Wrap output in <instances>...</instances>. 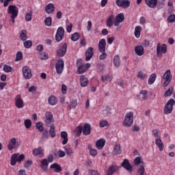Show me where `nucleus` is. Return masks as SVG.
<instances>
[{
	"instance_id": "1",
	"label": "nucleus",
	"mask_w": 175,
	"mask_h": 175,
	"mask_svg": "<svg viewBox=\"0 0 175 175\" xmlns=\"http://www.w3.org/2000/svg\"><path fill=\"white\" fill-rule=\"evenodd\" d=\"M133 124V112L127 113L125 116L124 120L123 121V126L129 128Z\"/></svg>"
},
{
	"instance_id": "2",
	"label": "nucleus",
	"mask_w": 175,
	"mask_h": 175,
	"mask_svg": "<svg viewBox=\"0 0 175 175\" xmlns=\"http://www.w3.org/2000/svg\"><path fill=\"white\" fill-rule=\"evenodd\" d=\"M175 105V100L173 98L170 99L164 107V114H170L173 111V106Z\"/></svg>"
},
{
	"instance_id": "3",
	"label": "nucleus",
	"mask_w": 175,
	"mask_h": 175,
	"mask_svg": "<svg viewBox=\"0 0 175 175\" xmlns=\"http://www.w3.org/2000/svg\"><path fill=\"white\" fill-rule=\"evenodd\" d=\"M163 79L165 81L163 83V87L165 88L170 84V81H172V72L170 70H167L164 75H163Z\"/></svg>"
},
{
	"instance_id": "4",
	"label": "nucleus",
	"mask_w": 175,
	"mask_h": 175,
	"mask_svg": "<svg viewBox=\"0 0 175 175\" xmlns=\"http://www.w3.org/2000/svg\"><path fill=\"white\" fill-rule=\"evenodd\" d=\"M64 36H65V29H64V27H58L55 34L56 42H61V40L64 39Z\"/></svg>"
},
{
	"instance_id": "5",
	"label": "nucleus",
	"mask_w": 175,
	"mask_h": 175,
	"mask_svg": "<svg viewBox=\"0 0 175 175\" xmlns=\"http://www.w3.org/2000/svg\"><path fill=\"white\" fill-rule=\"evenodd\" d=\"M116 3L119 8L123 9H128L131 6V1L129 0H116Z\"/></svg>"
},
{
	"instance_id": "6",
	"label": "nucleus",
	"mask_w": 175,
	"mask_h": 175,
	"mask_svg": "<svg viewBox=\"0 0 175 175\" xmlns=\"http://www.w3.org/2000/svg\"><path fill=\"white\" fill-rule=\"evenodd\" d=\"M22 72L23 77L27 80H29V79L32 77V72L31 71V68H29L27 66H25L23 67Z\"/></svg>"
},
{
	"instance_id": "7",
	"label": "nucleus",
	"mask_w": 175,
	"mask_h": 175,
	"mask_svg": "<svg viewBox=\"0 0 175 175\" xmlns=\"http://www.w3.org/2000/svg\"><path fill=\"white\" fill-rule=\"evenodd\" d=\"M64 60L62 59H59L55 64V69L58 75H61V73L64 72Z\"/></svg>"
},
{
	"instance_id": "8",
	"label": "nucleus",
	"mask_w": 175,
	"mask_h": 175,
	"mask_svg": "<svg viewBox=\"0 0 175 175\" xmlns=\"http://www.w3.org/2000/svg\"><path fill=\"white\" fill-rule=\"evenodd\" d=\"M45 124L46 126H50V125L54 124V118L51 112H46V114Z\"/></svg>"
},
{
	"instance_id": "9",
	"label": "nucleus",
	"mask_w": 175,
	"mask_h": 175,
	"mask_svg": "<svg viewBox=\"0 0 175 175\" xmlns=\"http://www.w3.org/2000/svg\"><path fill=\"white\" fill-rule=\"evenodd\" d=\"M8 14H11V16H18V8L16 5H10L8 9Z\"/></svg>"
},
{
	"instance_id": "10",
	"label": "nucleus",
	"mask_w": 175,
	"mask_h": 175,
	"mask_svg": "<svg viewBox=\"0 0 175 175\" xmlns=\"http://www.w3.org/2000/svg\"><path fill=\"white\" fill-rule=\"evenodd\" d=\"M15 106L18 109H23L24 107V100L21 98V95L18 94L15 97Z\"/></svg>"
},
{
	"instance_id": "11",
	"label": "nucleus",
	"mask_w": 175,
	"mask_h": 175,
	"mask_svg": "<svg viewBox=\"0 0 175 175\" xmlns=\"http://www.w3.org/2000/svg\"><path fill=\"white\" fill-rule=\"evenodd\" d=\"M121 166L126 169L129 173H132L133 172V170L132 169V165L129 163V160L125 159L123 162L121 163Z\"/></svg>"
},
{
	"instance_id": "12",
	"label": "nucleus",
	"mask_w": 175,
	"mask_h": 175,
	"mask_svg": "<svg viewBox=\"0 0 175 175\" xmlns=\"http://www.w3.org/2000/svg\"><path fill=\"white\" fill-rule=\"evenodd\" d=\"M125 20V16H124V13L118 14L115 17V21L113 22V24L115 27H118L120 25V23H122Z\"/></svg>"
},
{
	"instance_id": "13",
	"label": "nucleus",
	"mask_w": 175,
	"mask_h": 175,
	"mask_svg": "<svg viewBox=\"0 0 175 175\" xmlns=\"http://www.w3.org/2000/svg\"><path fill=\"white\" fill-rule=\"evenodd\" d=\"M68 50V45L66 43H64L63 46L57 51V54L59 57H64L66 54Z\"/></svg>"
},
{
	"instance_id": "14",
	"label": "nucleus",
	"mask_w": 175,
	"mask_h": 175,
	"mask_svg": "<svg viewBox=\"0 0 175 175\" xmlns=\"http://www.w3.org/2000/svg\"><path fill=\"white\" fill-rule=\"evenodd\" d=\"M77 65L78 66V73L79 75H83L87 70V68H84L83 64H81V59H78L77 60Z\"/></svg>"
},
{
	"instance_id": "15",
	"label": "nucleus",
	"mask_w": 175,
	"mask_h": 175,
	"mask_svg": "<svg viewBox=\"0 0 175 175\" xmlns=\"http://www.w3.org/2000/svg\"><path fill=\"white\" fill-rule=\"evenodd\" d=\"M98 50L100 53L106 52V40L105 38L101 39L98 42Z\"/></svg>"
},
{
	"instance_id": "16",
	"label": "nucleus",
	"mask_w": 175,
	"mask_h": 175,
	"mask_svg": "<svg viewBox=\"0 0 175 175\" xmlns=\"http://www.w3.org/2000/svg\"><path fill=\"white\" fill-rule=\"evenodd\" d=\"M94 48L92 47H89L88 48V49L86 50L85 52V61H90V59H91L92 58V57H94Z\"/></svg>"
},
{
	"instance_id": "17",
	"label": "nucleus",
	"mask_w": 175,
	"mask_h": 175,
	"mask_svg": "<svg viewBox=\"0 0 175 175\" xmlns=\"http://www.w3.org/2000/svg\"><path fill=\"white\" fill-rule=\"evenodd\" d=\"M83 134L85 136H88V135H91V124L86 123L83 126Z\"/></svg>"
},
{
	"instance_id": "18",
	"label": "nucleus",
	"mask_w": 175,
	"mask_h": 175,
	"mask_svg": "<svg viewBox=\"0 0 175 175\" xmlns=\"http://www.w3.org/2000/svg\"><path fill=\"white\" fill-rule=\"evenodd\" d=\"M135 53L139 57H142V55H144V47L142 45H138L135 46Z\"/></svg>"
},
{
	"instance_id": "19",
	"label": "nucleus",
	"mask_w": 175,
	"mask_h": 175,
	"mask_svg": "<svg viewBox=\"0 0 175 175\" xmlns=\"http://www.w3.org/2000/svg\"><path fill=\"white\" fill-rule=\"evenodd\" d=\"M45 12L47 14H51L55 12V6L53 3H49L45 6Z\"/></svg>"
},
{
	"instance_id": "20",
	"label": "nucleus",
	"mask_w": 175,
	"mask_h": 175,
	"mask_svg": "<svg viewBox=\"0 0 175 175\" xmlns=\"http://www.w3.org/2000/svg\"><path fill=\"white\" fill-rule=\"evenodd\" d=\"M145 3L150 9H154L158 5V0H145Z\"/></svg>"
},
{
	"instance_id": "21",
	"label": "nucleus",
	"mask_w": 175,
	"mask_h": 175,
	"mask_svg": "<svg viewBox=\"0 0 175 175\" xmlns=\"http://www.w3.org/2000/svg\"><path fill=\"white\" fill-rule=\"evenodd\" d=\"M16 144H17V139H16V137L11 138L8 145V148L9 151H12L13 148H15Z\"/></svg>"
},
{
	"instance_id": "22",
	"label": "nucleus",
	"mask_w": 175,
	"mask_h": 175,
	"mask_svg": "<svg viewBox=\"0 0 175 175\" xmlns=\"http://www.w3.org/2000/svg\"><path fill=\"white\" fill-rule=\"evenodd\" d=\"M118 170V166L116 165H112L109 167L107 171V175H113Z\"/></svg>"
},
{
	"instance_id": "23",
	"label": "nucleus",
	"mask_w": 175,
	"mask_h": 175,
	"mask_svg": "<svg viewBox=\"0 0 175 175\" xmlns=\"http://www.w3.org/2000/svg\"><path fill=\"white\" fill-rule=\"evenodd\" d=\"M137 96L139 99L142 98V100H147L148 99V92L147 90H142L139 92V95Z\"/></svg>"
},
{
	"instance_id": "24",
	"label": "nucleus",
	"mask_w": 175,
	"mask_h": 175,
	"mask_svg": "<svg viewBox=\"0 0 175 175\" xmlns=\"http://www.w3.org/2000/svg\"><path fill=\"white\" fill-rule=\"evenodd\" d=\"M155 144L159 147V151H163V148L165 145H163V142H162V139H161V137L159 138L155 139Z\"/></svg>"
},
{
	"instance_id": "25",
	"label": "nucleus",
	"mask_w": 175,
	"mask_h": 175,
	"mask_svg": "<svg viewBox=\"0 0 175 175\" xmlns=\"http://www.w3.org/2000/svg\"><path fill=\"white\" fill-rule=\"evenodd\" d=\"M105 144H106V141L103 139H100L96 142V147L98 150H102V148L105 147Z\"/></svg>"
},
{
	"instance_id": "26",
	"label": "nucleus",
	"mask_w": 175,
	"mask_h": 175,
	"mask_svg": "<svg viewBox=\"0 0 175 175\" xmlns=\"http://www.w3.org/2000/svg\"><path fill=\"white\" fill-rule=\"evenodd\" d=\"M121 152H122V150H121V145H120V144L115 145L113 150V154L120 155Z\"/></svg>"
},
{
	"instance_id": "27",
	"label": "nucleus",
	"mask_w": 175,
	"mask_h": 175,
	"mask_svg": "<svg viewBox=\"0 0 175 175\" xmlns=\"http://www.w3.org/2000/svg\"><path fill=\"white\" fill-rule=\"evenodd\" d=\"M51 169H54V172L55 173H59V172H62V168L61 167V165L59 164L55 163L50 166Z\"/></svg>"
},
{
	"instance_id": "28",
	"label": "nucleus",
	"mask_w": 175,
	"mask_h": 175,
	"mask_svg": "<svg viewBox=\"0 0 175 175\" xmlns=\"http://www.w3.org/2000/svg\"><path fill=\"white\" fill-rule=\"evenodd\" d=\"M61 137L62 139H63V141H62V144L63 146H65V144H68V133H66V131H62L61 132Z\"/></svg>"
},
{
	"instance_id": "29",
	"label": "nucleus",
	"mask_w": 175,
	"mask_h": 175,
	"mask_svg": "<svg viewBox=\"0 0 175 175\" xmlns=\"http://www.w3.org/2000/svg\"><path fill=\"white\" fill-rule=\"evenodd\" d=\"M80 84L81 87H87L88 84V79L85 77L84 75H81L80 77Z\"/></svg>"
},
{
	"instance_id": "30",
	"label": "nucleus",
	"mask_w": 175,
	"mask_h": 175,
	"mask_svg": "<svg viewBox=\"0 0 175 175\" xmlns=\"http://www.w3.org/2000/svg\"><path fill=\"white\" fill-rule=\"evenodd\" d=\"M57 102H58V100L54 96H51L48 98V103L49 105H51V106H55V105L57 103Z\"/></svg>"
},
{
	"instance_id": "31",
	"label": "nucleus",
	"mask_w": 175,
	"mask_h": 175,
	"mask_svg": "<svg viewBox=\"0 0 175 175\" xmlns=\"http://www.w3.org/2000/svg\"><path fill=\"white\" fill-rule=\"evenodd\" d=\"M155 80H157V74L152 73L150 75L149 79L148 80V84L151 85L152 84H154L155 82Z\"/></svg>"
},
{
	"instance_id": "32",
	"label": "nucleus",
	"mask_w": 175,
	"mask_h": 175,
	"mask_svg": "<svg viewBox=\"0 0 175 175\" xmlns=\"http://www.w3.org/2000/svg\"><path fill=\"white\" fill-rule=\"evenodd\" d=\"M113 65L116 68H119L121 65V62L120 61V56L116 55L113 57Z\"/></svg>"
},
{
	"instance_id": "33",
	"label": "nucleus",
	"mask_w": 175,
	"mask_h": 175,
	"mask_svg": "<svg viewBox=\"0 0 175 175\" xmlns=\"http://www.w3.org/2000/svg\"><path fill=\"white\" fill-rule=\"evenodd\" d=\"M49 166V161L47 159H44L41 161V167L46 172L47 170V167Z\"/></svg>"
},
{
	"instance_id": "34",
	"label": "nucleus",
	"mask_w": 175,
	"mask_h": 175,
	"mask_svg": "<svg viewBox=\"0 0 175 175\" xmlns=\"http://www.w3.org/2000/svg\"><path fill=\"white\" fill-rule=\"evenodd\" d=\"M133 163H134L136 166H138V165H140V163H141V165H145V163H144V161H142V157H136V158L133 160Z\"/></svg>"
},
{
	"instance_id": "35",
	"label": "nucleus",
	"mask_w": 175,
	"mask_h": 175,
	"mask_svg": "<svg viewBox=\"0 0 175 175\" xmlns=\"http://www.w3.org/2000/svg\"><path fill=\"white\" fill-rule=\"evenodd\" d=\"M50 129H49V134L51 137L54 138L55 137V126L54 124L49 125Z\"/></svg>"
},
{
	"instance_id": "36",
	"label": "nucleus",
	"mask_w": 175,
	"mask_h": 175,
	"mask_svg": "<svg viewBox=\"0 0 175 175\" xmlns=\"http://www.w3.org/2000/svg\"><path fill=\"white\" fill-rule=\"evenodd\" d=\"M33 154L35 156L40 155V157H43V152H42V148H34L33 150Z\"/></svg>"
},
{
	"instance_id": "37",
	"label": "nucleus",
	"mask_w": 175,
	"mask_h": 175,
	"mask_svg": "<svg viewBox=\"0 0 175 175\" xmlns=\"http://www.w3.org/2000/svg\"><path fill=\"white\" fill-rule=\"evenodd\" d=\"M142 32V27L140 26H137L135 28V32H134V35L135 36V38H140V33Z\"/></svg>"
},
{
	"instance_id": "38",
	"label": "nucleus",
	"mask_w": 175,
	"mask_h": 175,
	"mask_svg": "<svg viewBox=\"0 0 175 175\" xmlns=\"http://www.w3.org/2000/svg\"><path fill=\"white\" fill-rule=\"evenodd\" d=\"M18 162V154H14L11 157V165L12 166H14L16 163Z\"/></svg>"
},
{
	"instance_id": "39",
	"label": "nucleus",
	"mask_w": 175,
	"mask_h": 175,
	"mask_svg": "<svg viewBox=\"0 0 175 175\" xmlns=\"http://www.w3.org/2000/svg\"><path fill=\"white\" fill-rule=\"evenodd\" d=\"M88 149L90 150V155H92V157H96L98 152L96 149L92 148V145L89 144Z\"/></svg>"
},
{
	"instance_id": "40",
	"label": "nucleus",
	"mask_w": 175,
	"mask_h": 175,
	"mask_svg": "<svg viewBox=\"0 0 175 175\" xmlns=\"http://www.w3.org/2000/svg\"><path fill=\"white\" fill-rule=\"evenodd\" d=\"M113 21H114V16L111 15L107 20V26H108L109 28L113 27Z\"/></svg>"
},
{
	"instance_id": "41",
	"label": "nucleus",
	"mask_w": 175,
	"mask_h": 175,
	"mask_svg": "<svg viewBox=\"0 0 175 175\" xmlns=\"http://www.w3.org/2000/svg\"><path fill=\"white\" fill-rule=\"evenodd\" d=\"M20 38L23 42L28 39V38L27 37V30L23 29L21 31Z\"/></svg>"
},
{
	"instance_id": "42",
	"label": "nucleus",
	"mask_w": 175,
	"mask_h": 175,
	"mask_svg": "<svg viewBox=\"0 0 175 175\" xmlns=\"http://www.w3.org/2000/svg\"><path fill=\"white\" fill-rule=\"evenodd\" d=\"M38 57L40 58V59L46 61V59H49V54L46 52L44 53H40Z\"/></svg>"
},
{
	"instance_id": "43",
	"label": "nucleus",
	"mask_w": 175,
	"mask_h": 175,
	"mask_svg": "<svg viewBox=\"0 0 175 175\" xmlns=\"http://www.w3.org/2000/svg\"><path fill=\"white\" fill-rule=\"evenodd\" d=\"M79 39H80V34L78 32H75L71 36V40L72 42H77Z\"/></svg>"
},
{
	"instance_id": "44",
	"label": "nucleus",
	"mask_w": 175,
	"mask_h": 175,
	"mask_svg": "<svg viewBox=\"0 0 175 175\" xmlns=\"http://www.w3.org/2000/svg\"><path fill=\"white\" fill-rule=\"evenodd\" d=\"M146 169L144 168V165H140L137 170V175H144Z\"/></svg>"
},
{
	"instance_id": "45",
	"label": "nucleus",
	"mask_w": 175,
	"mask_h": 175,
	"mask_svg": "<svg viewBox=\"0 0 175 175\" xmlns=\"http://www.w3.org/2000/svg\"><path fill=\"white\" fill-rule=\"evenodd\" d=\"M24 124H25V126L26 129H29V128H31V126H32V121H31V120H29V119H26L24 121Z\"/></svg>"
},
{
	"instance_id": "46",
	"label": "nucleus",
	"mask_w": 175,
	"mask_h": 175,
	"mask_svg": "<svg viewBox=\"0 0 175 175\" xmlns=\"http://www.w3.org/2000/svg\"><path fill=\"white\" fill-rule=\"evenodd\" d=\"M81 132H83V127L81 126H78L75 131L76 136H80Z\"/></svg>"
},
{
	"instance_id": "47",
	"label": "nucleus",
	"mask_w": 175,
	"mask_h": 175,
	"mask_svg": "<svg viewBox=\"0 0 175 175\" xmlns=\"http://www.w3.org/2000/svg\"><path fill=\"white\" fill-rule=\"evenodd\" d=\"M44 23L46 27H51L53 19L51 18V17H47L44 19Z\"/></svg>"
},
{
	"instance_id": "48",
	"label": "nucleus",
	"mask_w": 175,
	"mask_h": 175,
	"mask_svg": "<svg viewBox=\"0 0 175 175\" xmlns=\"http://www.w3.org/2000/svg\"><path fill=\"white\" fill-rule=\"evenodd\" d=\"M162 53L163 52L161 50V44L158 43L157 46V54L159 58H161V57H162Z\"/></svg>"
},
{
	"instance_id": "49",
	"label": "nucleus",
	"mask_w": 175,
	"mask_h": 175,
	"mask_svg": "<svg viewBox=\"0 0 175 175\" xmlns=\"http://www.w3.org/2000/svg\"><path fill=\"white\" fill-rule=\"evenodd\" d=\"M23 44L25 49H31V47H32V41L27 40L23 43Z\"/></svg>"
},
{
	"instance_id": "50",
	"label": "nucleus",
	"mask_w": 175,
	"mask_h": 175,
	"mask_svg": "<svg viewBox=\"0 0 175 175\" xmlns=\"http://www.w3.org/2000/svg\"><path fill=\"white\" fill-rule=\"evenodd\" d=\"M77 106V100H72L70 103V105H68V107L70 109H75Z\"/></svg>"
},
{
	"instance_id": "51",
	"label": "nucleus",
	"mask_w": 175,
	"mask_h": 175,
	"mask_svg": "<svg viewBox=\"0 0 175 175\" xmlns=\"http://www.w3.org/2000/svg\"><path fill=\"white\" fill-rule=\"evenodd\" d=\"M3 70H4V72L6 73H10V72L12 70V66L5 64L3 68Z\"/></svg>"
},
{
	"instance_id": "52",
	"label": "nucleus",
	"mask_w": 175,
	"mask_h": 175,
	"mask_svg": "<svg viewBox=\"0 0 175 175\" xmlns=\"http://www.w3.org/2000/svg\"><path fill=\"white\" fill-rule=\"evenodd\" d=\"M23 59V53L21 51H18L16 53V57L15 58V62H17V61H21Z\"/></svg>"
},
{
	"instance_id": "53",
	"label": "nucleus",
	"mask_w": 175,
	"mask_h": 175,
	"mask_svg": "<svg viewBox=\"0 0 175 175\" xmlns=\"http://www.w3.org/2000/svg\"><path fill=\"white\" fill-rule=\"evenodd\" d=\"M36 127L40 132H43V123L38 122L36 124Z\"/></svg>"
},
{
	"instance_id": "54",
	"label": "nucleus",
	"mask_w": 175,
	"mask_h": 175,
	"mask_svg": "<svg viewBox=\"0 0 175 175\" xmlns=\"http://www.w3.org/2000/svg\"><path fill=\"white\" fill-rule=\"evenodd\" d=\"M32 11H30L29 12L27 13L25 15V20L26 21H31L32 20Z\"/></svg>"
},
{
	"instance_id": "55",
	"label": "nucleus",
	"mask_w": 175,
	"mask_h": 175,
	"mask_svg": "<svg viewBox=\"0 0 175 175\" xmlns=\"http://www.w3.org/2000/svg\"><path fill=\"white\" fill-rule=\"evenodd\" d=\"M49 139V131L44 130L42 136V140H47Z\"/></svg>"
},
{
	"instance_id": "56",
	"label": "nucleus",
	"mask_w": 175,
	"mask_h": 175,
	"mask_svg": "<svg viewBox=\"0 0 175 175\" xmlns=\"http://www.w3.org/2000/svg\"><path fill=\"white\" fill-rule=\"evenodd\" d=\"M173 94V88H169L164 94L165 98L170 96Z\"/></svg>"
},
{
	"instance_id": "57",
	"label": "nucleus",
	"mask_w": 175,
	"mask_h": 175,
	"mask_svg": "<svg viewBox=\"0 0 175 175\" xmlns=\"http://www.w3.org/2000/svg\"><path fill=\"white\" fill-rule=\"evenodd\" d=\"M160 50L163 54H165L166 51H167V46L165 44H163L160 47Z\"/></svg>"
},
{
	"instance_id": "58",
	"label": "nucleus",
	"mask_w": 175,
	"mask_h": 175,
	"mask_svg": "<svg viewBox=\"0 0 175 175\" xmlns=\"http://www.w3.org/2000/svg\"><path fill=\"white\" fill-rule=\"evenodd\" d=\"M109 126V122L107 120H101L100 122V128H105V126Z\"/></svg>"
},
{
	"instance_id": "59",
	"label": "nucleus",
	"mask_w": 175,
	"mask_h": 175,
	"mask_svg": "<svg viewBox=\"0 0 175 175\" xmlns=\"http://www.w3.org/2000/svg\"><path fill=\"white\" fill-rule=\"evenodd\" d=\"M101 80L103 81H111V77H110V75H107L104 77H102Z\"/></svg>"
},
{
	"instance_id": "60",
	"label": "nucleus",
	"mask_w": 175,
	"mask_h": 175,
	"mask_svg": "<svg viewBox=\"0 0 175 175\" xmlns=\"http://www.w3.org/2000/svg\"><path fill=\"white\" fill-rule=\"evenodd\" d=\"M166 0H159V2L157 1V5L160 9H162L163 6H165V2Z\"/></svg>"
},
{
	"instance_id": "61",
	"label": "nucleus",
	"mask_w": 175,
	"mask_h": 175,
	"mask_svg": "<svg viewBox=\"0 0 175 175\" xmlns=\"http://www.w3.org/2000/svg\"><path fill=\"white\" fill-rule=\"evenodd\" d=\"M101 53L102 54L99 56L100 61L106 59L107 58V53H106V52H101Z\"/></svg>"
},
{
	"instance_id": "62",
	"label": "nucleus",
	"mask_w": 175,
	"mask_h": 175,
	"mask_svg": "<svg viewBox=\"0 0 175 175\" xmlns=\"http://www.w3.org/2000/svg\"><path fill=\"white\" fill-rule=\"evenodd\" d=\"M167 21L168 23H174L175 21V15L171 14L167 17Z\"/></svg>"
},
{
	"instance_id": "63",
	"label": "nucleus",
	"mask_w": 175,
	"mask_h": 175,
	"mask_svg": "<svg viewBox=\"0 0 175 175\" xmlns=\"http://www.w3.org/2000/svg\"><path fill=\"white\" fill-rule=\"evenodd\" d=\"M137 77H139V79H141V80H144V79H146V74L143 73V72L142 71H139L138 72Z\"/></svg>"
},
{
	"instance_id": "64",
	"label": "nucleus",
	"mask_w": 175,
	"mask_h": 175,
	"mask_svg": "<svg viewBox=\"0 0 175 175\" xmlns=\"http://www.w3.org/2000/svg\"><path fill=\"white\" fill-rule=\"evenodd\" d=\"M89 174L90 175H100V174L95 170H89Z\"/></svg>"
}]
</instances>
